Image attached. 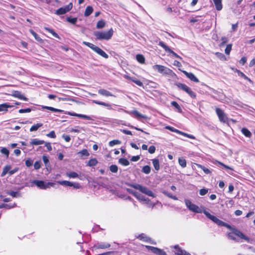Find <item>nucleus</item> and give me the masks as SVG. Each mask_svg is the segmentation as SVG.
Instances as JSON below:
<instances>
[{
	"label": "nucleus",
	"instance_id": "nucleus-43",
	"mask_svg": "<svg viewBox=\"0 0 255 255\" xmlns=\"http://www.w3.org/2000/svg\"><path fill=\"white\" fill-rule=\"evenodd\" d=\"M98 163V161L96 158H92L88 161L87 165L89 166H95Z\"/></svg>",
	"mask_w": 255,
	"mask_h": 255
},
{
	"label": "nucleus",
	"instance_id": "nucleus-60",
	"mask_svg": "<svg viewBox=\"0 0 255 255\" xmlns=\"http://www.w3.org/2000/svg\"><path fill=\"white\" fill-rule=\"evenodd\" d=\"M31 111V109L30 108H27L25 109H20L18 111V112L20 114L24 113H29Z\"/></svg>",
	"mask_w": 255,
	"mask_h": 255
},
{
	"label": "nucleus",
	"instance_id": "nucleus-8",
	"mask_svg": "<svg viewBox=\"0 0 255 255\" xmlns=\"http://www.w3.org/2000/svg\"><path fill=\"white\" fill-rule=\"evenodd\" d=\"M130 186L134 189L139 190L140 192L150 196L154 197V193L150 190L148 189L147 187L141 186L139 184H132L130 185Z\"/></svg>",
	"mask_w": 255,
	"mask_h": 255
},
{
	"label": "nucleus",
	"instance_id": "nucleus-56",
	"mask_svg": "<svg viewBox=\"0 0 255 255\" xmlns=\"http://www.w3.org/2000/svg\"><path fill=\"white\" fill-rule=\"evenodd\" d=\"M25 163L27 167H30L33 164V160L30 158H28L25 160Z\"/></svg>",
	"mask_w": 255,
	"mask_h": 255
},
{
	"label": "nucleus",
	"instance_id": "nucleus-53",
	"mask_svg": "<svg viewBox=\"0 0 255 255\" xmlns=\"http://www.w3.org/2000/svg\"><path fill=\"white\" fill-rule=\"evenodd\" d=\"M66 20L67 21L71 23L72 24H74L76 23V22L77 21V17L72 18V17H67Z\"/></svg>",
	"mask_w": 255,
	"mask_h": 255
},
{
	"label": "nucleus",
	"instance_id": "nucleus-39",
	"mask_svg": "<svg viewBox=\"0 0 255 255\" xmlns=\"http://www.w3.org/2000/svg\"><path fill=\"white\" fill-rule=\"evenodd\" d=\"M43 124L42 123H37L35 125H34L31 127L30 128V131H33L37 130L39 128L42 126Z\"/></svg>",
	"mask_w": 255,
	"mask_h": 255
},
{
	"label": "nucleus",
	"instance_id": "nucleus-63",
	"mask_svg": "<svg viewBox=\"0 0 255 255\" xmlns=\"http://www.w3.org/2000/svg\"><path fill=\"white\" fill-rule=\"evenodd\" d=\"M62 138L66 141L69 142L71 140V138L69 135L67 134H63Z\"/></svg>",
	"mask_w": 255,
	"mask_h": 255
},
{
	"label": "nucleus",
	"instance_id": "nucleus-1",
	"mask_svg": "<svg viewBox=\"0 0 255 255\" xmlns=\"http://www.w3.org/2000/svg\"><path fill=\"white\" fill-rule=\"evenodd\" d=\"M114 33V31L112 28L109 29L108 31H97L94 32V35L96 37L97 40H110Z\"/></svg>",
	"mask_w": 255,
	"mask_h": 255
},
{
	"label": "nucleus",
	"instance_id": "nucleus-40",
	"mask_svg": "<svg viewBox=\"0 0 255 255\" xmlns=\"http://www.w3.org/2000/svg\"><path fill=\"white\" fill-rule=\"evenodd\" d=\"M10 169H11L10 165H5L3 168V170H2V172L1 173V176H4L8 172L9 173Z\"/></svg>",
	"mask_w": 255,
	"mask_h": 255
},
{
	"label": "nucleus",
	"instance_id": "nucleus-25",
	"mask_svg": "<svg viewBox=\"0 0 255 255\" xmlns=\"http://www.w3.org/2000/svg\"><path fill=\"white\" fill-rule=\"evenodd\" d=\"M234 71L238 74L239 76H240L241 77L243 78L244 79L248 80L251 83H253V81L251 80V79L248 78L244 73H243L240 70L236 69Z\"/></svg>",
	"mask_w": 255,
	"mask_h": 255
},
{
	"label": "nucleus",
	"instance_id": "nucleus-12",
	"mask_svg": "<svg viewBox=\"0 0 255 255\" xmlns=\"http://www.w3.org/2000/svg\"><path fill=\"white\" fill-rule=\"evenodd\" d=\"M145 247L148 251H151L156 255H167L165 251L157 247L150 246H145Z\"/></svg>",
	"mask_w": 255,
	"mask_h": 255
},
{
	"label": "nucleus",
	"instance_id": "nucleus-47",
	"mask_svg": "<svg viewBox=\"0 0 255 255\" xmlns=\"http://www.w3.org/2000/svg\"><path fill=\"white\" fill-rule=\"evenodd\" d=\"M110 170L113 173H117L118 171V167L115 164H113L110 166Z\"/></svg>",
	"mask_w": 255,
	"mask_h": 255
},
{
	"label": "nucleus",
	"instance_id": "nucleus-7",
	"mask_svg": "<svg viewBox=\"0 0 255 255\" xmlns=\"http://www.w3.org/2000/svg\"><path fill=\"white\" fill-rule=\"evenodd\" d=\"M38 188L41 189H46L50 187H54L55 183L53 182H45L42 180H35L33 181Z\"/></svg>",
	"mask_w": 255,
	"mask_h": 255
},
{
	"label": "nucleus",
	"instance_id": "nucleus-21",
	"mask_svg": "<svg viewBox=\"0 0 255 255\" xmlns=\"http://www.w3.org/2000/svg\"><path fill=\"white\" fill-rule=\"evenodd\" d=\"M92 101L93 103L96 104L97 105L106 107L108 110H111L112 109V105L110 104L97 100H93Z\"/></svg>",
	"mask_w": 255,
	"mask_h": 255
},
{
	"label": "nucleus",
	"instance_id": "nucleus-31",
	"mask_svg": "<svg viewBox=\"0 0 255 255\" xmlns=\"http://www.w3.org/2000/svg\"><path fill=\"white\" fill-rule=\"evenodd\" d=\"M152 164H153L154 169L156 171L159 170L160 169V165H159V160L158 159L154 158L152 160Z\"/></svg>",
	"mask_w": 255,
	"mask_h": 255
},
{
	"label": "nucleus",
	"instance_id": "nucleus-19",
	"mask_svg": "<svg viewBox=\"0 0 255 255\" xmlns=\"http://www.w3.org/2000/svg\"><path fill=\"white\" fill-rule=\"evenodd\" d=\"M111 245L109 243H98L94 245V248L96 250L106 249L110 248Z\"/></svg>",
	"mask_w": 255,
	"mask_h": 255
},
{
	"label": "nucleus",
	"instance_id": "nucleus-45",
	"mask_svg": "<svg viewBox=\"0 0 255 255\" xmlns=\"http://www.w3.org/2000/svg\"><path fill=\"white\" fill-rule=\"evenodd\" d=\"M141 171L145 174H149L150 172L151 168L149 165H145L142 167Z\"/></svg>",
	"mask_w": 255,
	"mask_h": 255
},
{
	"label": "nucleus",
	"instance_id": "nucleus-4",
	"mask_svg": "<svg viewBox=\"0 0 255 255\" xmlns=\"http://www.w3.org/2000/svg\"><path fill=\"white\" fill-rule=\"evenodd\" d=\"M82 44L88 46L102 57L106 59L108 58L109 55L100 47L95 45L91 43L86 41H83Z\"/></svg>",
	"mask_w": 255,
	"mask_h": 255
},
{
	"label": "nucleus",
	"instance_id": "nucleus-15",
	"mask_svg": "<svg viewBox=\"0 0 255 255\" xmlns=\"http://www.w3.org/2000/svg\"><path fill=\"white\" fill-rule=\"evenodd\" d=\"M179 70H180L184 74V75L188 78L191 81H193L194 82L198 83L199 82V79L194 75V74L192 73H189L186 71L184 70H181L180 69H179Z\"/></svg>",
	"mask_w": 255,
	"mask_h": 255
},
{
	"label": "nucleus",
	"instance_id": "nucleus-34",
	"mask_svg": "<svg viewBox=\"0 0 255 255\" xmlns=\"http://www.w3.org/2000/svg\"><path fill=\"white\" fill-rule=\"evenodd\" d=\"M136 59L141 64H144L145 63V58L142 54H137L136 55Z\"/></svg>",
	"mask_w": 255,
	"mask_h": 255
},
{
	"label": "nucleus",
	"instance_id": "nucleus-20",
	"mask_svg": "<svg viewBox=\"0 0 255 255\" xmlns=\"http://www.w3.org/2000/svg\"><path fill=\"white\" fill-rule=\"evenodd\" d=\"M98 93L105 97H113L114 95L109 91L104 89H100L98 90Z\"/></svg>",
	"mask_w": 255,
	"mask_h": 255
},
{
	"label": "nucleus",
	"instance_id": "nucleus-64",
	"mask_svg": "<svg viewBox=\"0 0 255 255\" xmlns=\"http://www.w3.org/2000/svg\"><path fill=\"white\" fill-rule=\"evenodd\" d=\"M239 62L242 65H244L247 62V58L245 56L242 57L240 60Z\"/></svg>",
	"mask_w": 255,
	"mask_h": 255
},
{
	"label": "nucleus",
	"instance_id": "nucleus-57",
	"mask_svg": "<svg viewBox=\"0 0 255 255\" xmlns=\"http://www.w3.org/2000/svg\"><path fill=\"white\" fill-rule=\"evenodd\" d=\"M46 136L49 137L53 138H54L56 137L55 132L54 130L51 131L49 133H48V134H46Z\"/></svg>",
	"mask_w": 255,
	"mask_h": 255
},
{
	"label": "nucleus",
	"instance_id": "nucleus-9",
	"mask_svg": "<svg viewBox=\"0 0 255 255\" xmlns=\"http://www.w3.org/2000/svg\"><path fill=\"white\" fill-rule=\"evenodd\" d=\"M217 115L218 117L219 121L224 123H227L229 122L228 118L227 115L224 113L223 110L219 108L215 109Z\"/></svg>",
	"mask_w": 255,
	"mask_h": 255
},
{
	"label": "nucleus",
	"instance_id": "nucleus-5",
	"mask_svg": "<svg viewBox=\"0 0 255 255\" xmlns=\"http://www.w3.org/2000/svg\"><path fill=\"white\" fill-rule=\"evenodd\" d=\"M175 85L180 90L186 92L187 94L189 95L192 98L196 99V93L192 91L191 88L187 86L185 84H183L181 83H177L175 84Z\"/></svg>",
	"mask_w": 255,
	"mask_h": 255
},
{
	"label": "nucleus",
	"instance_id": "nucleus-30",
	"mask_svg": "<svg viewBox=\"0 0 255 255\" xmlns=\"http://www.w3.org/2000/svg\"><path fill=\"white\" fill-rule=\"evenodd\" d=\"M30 33L34 37L35 40L39 42H42L43 40L40 37V36L32 29L29 30Z\"/></svg>",
	"mask_w": 255,
	"mask_h": 255
},
{
	"label": "nucleus",
	"instance_id": "nucleus-17",
	"mask_svg": "<svg viewBox=\"0 0 255 255\" xmlns=\"http://www.w3.org/2000/svg\"><path fill=\"white\" fill-rule=\"evenodd\" d=\"M12 97L17 98L20 100H22L25 101H27L28 99L21 94V92L18 91H13L11 95Z\"/></svg>",
	"mask_w": 255,
	"mask_h": 255
},
{
	"label": "nucleus",
	"instance_id": "nucleus-18",
	"mask_svg": "<svg viewBox=\"0 0 255 255\" xmlns=\"http://www.w3.org/2000/svg\"><path fill=\"white\" fill-rule=\"evenodd\" d=\"M66 114L69 116L82 118L87 120H93V119L91 117L85 115L79 114L75 113L70 112H67Z\"/></svg>",
	"mask_w": 255,
	"mask_h": 255
},
{
	"label": "nucleus",
	"instance_id": "nucleus-14",
	"mask_svg": "<svg viewBox=\"0 0 255 255\" xmlns=\"http://www.w3.org/2000/svg\"><path fill=\"white\" fill-rule=\"evenodd\" d=\"M137 238L143 242L150 243L151 244H156V243L153 242V240L149 237H147L145 234L142 233L138 235Z\"/></svg>",
	"mask_w": 255,
	"mask_h": 255
},
{
	"label": "nucleus",
	"instance_id": "nucleus-37",
	"mask_svg": "<svg viewBox=\"0 0 255 255\" xmlns=\"http://www.w3.org/2000/svg\"><path fill=\"white\" fill-rule=\"evenodd\" d=\"M195 164L199 168H200L201 169H202L203 171L206 173V174H210L211 173V171L208 169L207 168L205 167V166L200 164H198V163H195Z\"/></svg>",
	"mask_w": 255,
	"mask_h": 255
},
{
	"label": "nucleus",
	"instance_id": "nucleus-32",
	"mask_svg": "<svg viewBox=\"0 0 255 255\" xmlns=\"http://www.w3.org/2000/svg\"><path fill=\"white\" fill-rule=\"evenodd\" d=\"M93 11V8L91 6H88L86 7L85 12L84 15L85 16H89Z\"/></svg>",
	"mask_w": 255,
	"mask_h": 255
},
{
	"label": "nucleus",
	"instance_id": "nucleus-6",
	"mask_svg": "<svg viewBox=\"0 0 255 255\" xmlns=\"http://www.w3.org/2000/svg\"><path fill=\"white\" fill-rule=\"evenodd\" d=\"M153 68L154 70H157L160 73H164L168 75H172L174 74L171 69L161 65H154L153 66Z\"/></svg>",
	"mask_w": 255,
	"mask_h": 255
},
{
	"label": "nucleus",
	"instance_id": "nucleus-26",
	"mask_svg": "<svg viewBox=\"0 0 255 255\" xmlns=\"http://www.w3.org/2000/svg\"><path fill=\"white\" fill-rule=\"evenodd\" d=\"M45 142L43 140H40L37 138H34L31 139L29 144L32 145H38L42 144Z\"/></svg>",
	"mask_w": 255,
	"mask_h": 255
},
{
	"label": "nucleus",
	"instance_id": "nucleus-10",
	"mask_svg": "<svg viewBox=\"0 0 255 255\" xmlns=\"http://www.w3.org/2000/svg\"><path fill=\"white\" fill-rule=\"evenodd\" d=\"M185 203L189 210L195 213H202V210L198 206L192 203L190 200L186 199Z\"/></svg>",
	"mask_w": 255,
	"mask_h": 255
},
{
	"label": "nucleus",
	"instance_id": "nucleus-59",
	"mask_svg": "<svg viewBox=\"0 0 255 255\" xmlns=\"http://www.w3.org/2000/svg\"><path fill=\"white\" fill-rule=\"evenodd\" d=\"M155 147L153 145H151L149 147L148 150V152L150 153V154H153L155 152Z\"/></svg>",
	"mask_w": 255,
	"mask_h": 255
},
{
	"label": "nucleus",
	"instance_id": "nucleus-29",
	"mask_svg": "<svg viewBox=\"0 0 255 255\" xmlns=\"http://www.w3.org/2000/svg\"><path fill=\"white\" fill-rule=\"evenodd\" d=\"M171 105L176 108L177 112L179 113H182V110L180 105L176 101H172L171 102Z\"/></svg>",
	"mask_w": 255,
	"mask_h": 255
},
{
	"label": "nucleus",
	"instance_id": "nucleus-36",
	"mask_svg": "<svg viewBox=\"0 0 255 255\" xmlns=\"http://www.w3.org/2000/svg\"><path fill=\"white\" fill-rule=\"evenodd\" d=\"M105 25H106L105 21L104 20L101 19L97 22V24H96V27L98 29H101V28H103V27H104L105 26Z\"/></svg>",
	"mask_w": 255,
	"mask_h": 255
},
{
	"label": "nucleus",
	"instance_id": "nucleus-42",
	"mask_svg": "<svg viewBox=\"0 0 255 255\" xmlns=\"http://www.w3.org/2000/svg\"><path fill=\"white\" fill-rule=\"evenodd\" d=\"M119 162L124 166H128L129 164V162L126 158H121L119 159Z\"/></svg>",
	"mask_w": 255,
	"mask_h": 255
},
{
	"label": "nucleus",
	"instance_id": "nucleus-11",
	"mask_svg": "<svg viewBox=\"0 0 255 255\" xmlns=\"http://www.w3.org/2000/svg\"><path fill=\"white\" fill-rule=\"evenodd\" d=\"M158 45L162 47L166 52L171 54L172 56H174L175 57L182 59V57L181 56L178 55L176 53L171 50L168 46L165 44L164 42L162 41H159L158 43Z\"/></svg>",
	"mask_w": 255,
	"mask_h": 255
},
{
	"label": "nucleus",
	"instance_id": "nucleus-52",
	"mask_svg": "<svg viewBox=\"0 0 255 255\" xmlns=\"http://www.w3.org/2000/svg\"><path fill=\"white\" fill-rule=\"evenodd\" d=\"M132 113L135 116L136 118H141L143 119H145L146 117L142 115H141L140 113H139L137 111H133L132 112Z\"/></svg>",
	"mask_w": 255,
	"mask_h": 255
},
{
	"label": "nucleus",
	"instance_id": "nucleus-51",
	"mask_svg": "<svg viewBox=\"0 0 255 255\" xmlns=\"http://www.w3.org/2000/svg\"><path fill=\"white\" fill-rule=\"evenodd\" d=\"M121 143V141L118 139H114L109 142V145L110 146H113L116 144H120Z\"/></svg>",
	"mask_w": 255,
	"mask_h": 255
},
{
	"label": "nucleus",
	"instance_id": "nucleus-22",
	"mask_svg": "<svg viewBox=\"0 0 255 255\" xmlns=\"http://www.w3.org/2000/svg\"><path fill=\"white\" fill-rule=\"evenodd\" d=\"M127 78L132 82H133L134 83L136 84L137 85L140 86V87H143V84L141 81L140 80L137 79L135 77H130V76H127Z\"/></svg>",
	"mask_w": 255,
	"mask_h": 255
},
{
	"label": "nucleus",
	"instance_id": "nucleus-55",
	"mask_svg": "<svg viewBox=\"0 0 255 255\" xmlns=\"http://www.w3.org/2000/svg\"><path fill=\"white\" fill-rule=\"evenodd\" d=\"M34 169L36 170H38L41 167V162L40 161H36L35 162L34 164Z\"/></svg>",
	"mask_w": 255,
	"mask_h": 255
},
{
	"label": "nucleus",
	"instance_id": "nucleus-16",
	"mask_svg": "<svg viewBox=\"0 0 255 255\" xmlns=\"http://www.w3.org/2000/svg\"><path fill=\"white\" fill-rule=\"evenodd\" d=\"M173 248L175 250L174 251L175 255H191L189 253H187L185 250H182L178 245L173 246Z\"/></svg>",
	"mask_w": 255,
	"mask_h": 255
},
{
	"label": "nucleus",
	"instance_id": "nucleus-44",
	"mask_svg": "<svg viewBox=\"0 0 255 255\" xmlns=\"http://www.w3.org/2000/svg\"><path fill=\"white\" fill-rule=\"evenodd\" d=\"M178 163L179 165L183 168H185L186 166V161L183 158H179Z\"/></svg>",
	"mask_w": 255,
	"mask_h": 255
},
{
	"label": "nucleus",
	"instance_id": "nucleus-35",
	"mask_svg": "<svg viewBox=\"0 0 255 255\" xmlns=\"http://www.w3.org/2000/svg\"><path fill=\"white\" fill-rule=\"evenodd\" d=\"M44 29L48 32L50 33L55 37L59 38L58 34L56 32H55L53 29L47 27H45Z\"/></svg>",
	"mask_w": 255,
	"mask_h": 255
},
{
	"label": "nucleus",
	"instance_id": "nucleus-38",
	"mask_svg": "<svg viewBox=\"0 0 255 255\" xmlns=\"http://www.w3.org/2000/svg\"><path fill=\"white\" fill-rule=\"evenodd\" d=\"M43 109L48 110L49 111L54 112H58V113H62L63 111L60 109H56L52 107L48 106H43Z\"/></svg>",
	"mask_w": 255,
	"mask_h": 255
},
{
	"label": "nucleus",
	"instance_id": "nucleus-3",
	"mask_svg": "<svg viewBox=\"0 0 255 255\" xmlns=\"http://www.w3.org/2000/svg\"><path fill=\"white\" fill-rule=\"evenodd\" d=\"M203 213H204V214L206 216V217L207 218H208L209 219L211 220L212 221H213L214 223H215L218 226L225 227L228 229L232 228V226L231 225L222 221V220H220L216 217L211 215V214H210L208 212L206 211V210L204 211Z\"/></svg>",
	"mask_w": 255,
	"mask_h": 255
},
{
	"label": "nucleus",
	"instance_id": "nucleus-54",
	"mask_svg": "<svg viewBox=\"0 0 255 255\" xmlns=\"http://www.w3.org/2000/svg\"><path fill=\"white\" fill-rule=\"evenodd\" d=\"M232 45L231 44H228L225 50V53L229 55L232 50Z\"/></svg>",
	"mask_w": 255,
	"mask_h": 255
},
{
	"label": "nucleus",
	"instance_id": "nucleus-28",
	"mask_svg": "<svg viewBox=\"0 0 255 255\" xmlns=\"http://www.w3.org/2000/svg\"><path fill=\"white\" fill-rule=\"evenodd\" d=\"M217 10H221L223 8L222 0H213Z\"/></svg>",
	"mask_w": 255,
	"mask_h": 255
},
{
	"label": "nucleus",
	"instance_id": "nucleus-50",
	"mask_svg": "<svg viewBox=\"0 0 255 255\" xmlns=\"http://www.w3.org/2000/svg\"><path fill=\"white\" fill-rule=\"evenodd\" d=\"M7 194L12 197H17L19 194L18 192L13 191H9L7 192Z\"/></svg>",
	"mask_w": 255,
	"mask_h": 255
},
{
	"label": "nucleus",
	"instance_id": "nucleus-24",
	"mask_svg": "<svg viewBox=\"0 0 255 255\" xmlns=\"http://www.w3.org/2000/svg\"><path fill=\"white\" fill-rule=\"evenodd\" d=\"M13 106L9 105L7 103L0 104V112H7L8 108H12Z\"/></svg>",
	"mask_w": 255,
	"mask_h": 255
},
{
	"label": "nucleus",
	"instance_id": "nucleus-61",
	"mask_svg": "<svg viewBox=\"0 0 255 255\" xmlns=\"http://www.w3.org/2000/svg\"><path fill=\"white\" fill-rule=\"evenodd\" d=\"M45 146L47 148L48 151H50L52 150V146L50 142H45Z\"/></svg>",
	"mask_w": 255,
	"mask_h": 255
},
{
	"label": "nucleus",
	"instance_id": "nucleus-48",
	"mask_svg": "<svg viewBox=\"0 0 255 255\" xmlns=\"http://www.w3.org/2000/svg\"><path fill=\"white\" fill-rule=\"evenodd\" d=\"M67 175L70 178H75L78 177V174L74 171H71L67 173Z\"/></svg>",
	"mask_w": 255,
	"mask_h": 255
},
{
	"label": "nucleus",
	"instance_id": "nucleus-49",
	"mask_svg": "<svg viewBox=\"0 0 255 255\" xmlns=\"http://www.w3.org/2000/svg\"><path fill=\"white\" fill-rule=\"evenodd\" d=\"M0 152L1 153L6 155V157H8L9 152V150L6 147H2Z\"/></svg>",
	"mask_w": 255,
	"mask_h": 255
},
{
	"label": "nucleus",
	"instance_id": "nucleus-27",
	"mask_svg": "<svg viewBox=\"0 0 255 255\" xmlns=\"http://www.w3.org/2000/svg\"><path fill=\"white\" fill-rule=\"evenodd\" d=\"M241 132L246 137L248 138H250L252 135L251 132L246 128H243Z\"/></svg>",
	"mask_w": 255,
	"mask_h": 255
},
{
	"label": "nucleus",
	"instance_id": "nucleus-33",
	"mask_svg": "<svg viewBox=\"0 0 255 255\" xmlns=\"http://www.w3.org/2000/svg\"><path fill=\"white\" fill-rule=\"evenodd\" d=\"M81 157H88L89 156V153L88 152L87 149H83L80 151H79L77 153Z\"/></svg>",
	"mask_w": 255,
	"mask_h": 255
},
{
	"label": "nucleus",
	"instance_id": "nucleus-62",
	"mask_svg": "<svg viewBox=\"0 0 255 255\" xmlns=\"http://www.w3.org/2000/svg\"><path fill=\"white\" fill-rule=\"evenodd\" d=\"M221 41H222V42L221 43L220 45L223 46L228 42V39L227 37H226L225 36L222 37L221 38Z\"/></svg>",
	"mask_w": 255,
	"mask_h": 255
},
{
	"label": "nucleus",
	"instance_id": "nucleus-58",
	"mask_svg": "<svg viewBox=\"0 0 255 255\" xmlns=\"http://www.w3.org/2000/svg\"><path fill=\"white\" fill-rule=\"evenodd\" d=\"M208 192V190L206 188H203L200 190L199 194L201 196L206 195Z\"/></svg>",
	"mask_w": 255,
	"mask_h": 255
},
{
	"label": "nucleus",
	"instance_id": "nucleus-46",
	"mask_svg": "<svg viewBox=\"0 0 255 255\" xmlns=\"http://www.w3.org/2000/svg\"><path fill=\"white\" fill-rule=\"evenodd\" d=\"M57 183L62 185H65V186H72V182H71L68 181L64 180V181H57Z\"/></svg>",
	"mask_w": 255,
	"mask_h": 255
},
{
	"label": "nucleus",
	"instance_id": "nucleus-2",
	"mask_svg": "<svg viewBox=\"0 0 255 255\" xmlns=\"http://www.w3.org/2000/svg\"><path fill=\"white\" fill-rule=\"evenodd\" d=\"M231 230L232 232H230L228 234V237L232 240L235 241L236 240V238L235 237L234 235L237 236L240 239H243L247 242L250 241V238L245 235L242 232H241L238 229L233 228L232 227L231 229H229Z\"/></svg>",
	"mask_w": 255,
	"mask_h": 255
},
{
	"label": "nucleus",
	"instance_id": "nucleus-23",
	"mask_svg": "<svg viewBox=\"0 0 255 255\" xmlns=\"http://www.w3.org/2000/svg\"><path fill=\"white\" fill-rule=\"evenodd\" d=\"M127 78L132 82H133L134 83L136 84L137 85L140 86V87H143V84L141 81L140 80L137 79L135 77H130V76H127Z\"/></svg>",
	"mask_w": 255,
	"mask_h": 255
},
{
	"label": "nucleus",
	"instance_id": "nucleus-13",
	"mask_svg": "<svg viewBox=\"0 0 255 255\" xmlns=\"http://www.w3.org/2000/svg\"><path fill=\"white\" fill-rule=\"evenodd\" d=\"M73 7V4L72 2L69 3L67 5L62 7L58 9H57L55 11V14L57 15H62L66 13V12L69 11L72 9Z\"/></svg>",
	"mask_w": 255,
	"mask_h": 255
},
{
	"label": "nucleus",
	"instance_id": "nucleus-41",
	"mask_svg": "<svg viewBox=\"0 0 255 255\" xmlns=\"http://www.w3.org/2000/svg\"><path fill=\"white\" fill-rule=\"evenodd\" d=\"M16 206V205L15 204H13V205H11L10 204L3 203L0 205V209L4 208L7 209H10L11 208L15 207Z\"/></svg>",
	"mask_w": 255,
	"mask_h": 255
}]
</instances>
